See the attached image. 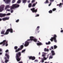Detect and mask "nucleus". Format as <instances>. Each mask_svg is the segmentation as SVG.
Segmentation results:
<instances>
[{"mask_svg": "<svg viewBox=\"0 0 63 63\" xmlns=\"http://www.w3.org/2000/svg\"><path fill=\"white\" fill-rule=\"evenodd\" d=\"M44 3L46 4L49 3V1H48V0H46L45 2H44Z\"/></svg>", "mask_w": 63, "mask_h": 63, "instance_id": "obj_19", "label": "nucleus"}, {"mask_svg": "<svg viewBox=\"0 0 63 63\" xmlns=\"http://www.w3.org/2000/svg\"><path fill=\"white\" fill-rule=\"evenodd\" d=\"M37 16H39V15L37 14L35 16V17H37Z\"/></svg>", "mask_w": 63, "mask_h": 63, "instance_id": "obj_45", "label": "nucleus"}, {"mask_svg": "<svg viewBox=\"0 0 63 63\" xmlns=\"http://www.w3.org/2000/svg\"><path fill=\"white\" fill-rule=\"evenodd\" d=\"M35 5L36 4H35V3H34L32 4V7H35Z\"/></svg>", "mask_w": 63, "mask_h": 63, "instance_id": "obj_32", "label": "nucleus"}, {"mask_svg": "<svg viewBox=\"0 0 63 63\" xmlns=\"http://www.w3.org/2000/svg\"><path fill=\"white\" fill-rule=\"evenodd\" d=\"M51 48L52 49H53V46H51Z\"/></svg>", "mask_w": 63, "mask_h": 63, "instance_id": "obj_48", "label": "nucleus"}, {"mask_svg": "<svg viewBox=\"0 0 63 63\" xmlns=\"http://www.w3.org/2000/svg\"><path fill=\"white\" fill-rule=\"evenodd\" d=\"M23 3H24V4H25L26 2H27V0H23L22 1Z\"/></svg>", "mask_w": 63, "mask_h": 63, "instance_id": "obj_17", "label": "nucleus"}, {"mask_svg": "<svg viewBox=\"0 0 63 63\" xmlns=\"http://www.w3.org/2000/svg\"><path fill=\"white\" fill-rule=\"evenodd\" d=\"M53 11H56V9L55 8H53L52 10Z\"/></svg>", "mask_w": 63, "mask_h": 63, "instance_id": "obj_35", "label": "nucleus"}, {"mask_svg": "<svg viewBox=\"0 0 63 63\" xmlns=\"http://www.w3.org/2000/svg\"><path fill=\"white\" fill-rule=\"evenodd\" d=\"M29 45V42L27 41H26L25 42V44L24 45L25 47H27Z\"/></svg>", "mask_w": 63, "mask_h": 63, "instance_id": "obj_11", "label": "nucleus"}, {"mask_svg": "<svg viewBox=\"0 0 63 63\" xmlns=\"http://www.w3.org/2000/svg\"><path fill=\"white\" fill-rule=\"evenodd\" d=\"M51 53L52 54V56H53V55H54L55 54V52H54V51L53 50H52L51 51Z\"/></svg>", "mask_w": 63, "mask_h": 63, "instance_id": "obj_14", "label": "nucleus"}, {"mask_svg": "<svg viewBox=\"0 0 63 63\" xmlns=\"http://www.w3.org/2000/svg\"><path fill=\"white\" fill-rule=\"evenodd\" d=\"M61 33H62V32H63V30H61Z\"/></svg>", "mask_w": 63, "mask_h": 63, "instance_id": "obj_52", "label": "nucleus"}, {"mask_svg": "<svg viewBox=\"0 0 63 63\" xmlns=\"http://www.w3.org/2000/svg\"><path fill=\"white\" fill-rule=\"evenodd\" d=\"M18 48V47H17V46H16L14 47L15 49H17Z\"/></svg>", "mask_w": 63, "mask_h": 63, "instance_id": "obj_33", "label": "nucleus"}, {"mask_svg": "<svg viewBox=\"0 0 63 63\" xmlns=\"http://www.w3.org/2000/svg\"><path fill=\"white\" fill-rule=\"evenodd\" d=\"M50 41L48 42V43H46V44L47 45H49L50 44Z\"/></svg>", "mask_w": 63, "mask_h": 63, "instance_id": "obj_26", "label": "nucleus"}, {"mask_svg": "<svg viewBox=\"0 0 63 63\" xmlns=\"http://www.w3.org/2000/svg\"><path fill=\"white\" fill-rule=\"evenodd\" d=\"M5 56H7V57H5V59L6 60L5 61V63H7L8 62V60H7V58L8 59H9V58H10V56L7 53L5 54Z\"/></svg>", "mask_w": 63, "mask_h": 63, "instance_id": "obj_5", "label": "nucleus"}, {"mask_svg": "<svg viewBox=\"0 0 63 63\" xmlns=\"http://www.w3.org/2000/svg\"><path fill=\"white\" fill-rule=\"evenodd\" d=\"M17 3L18 4H20V3H21V0H18L17 1Z\"/></svg>", "mask_w": 63, "mask_h": 63, "instance_id": "obj_29", "label": "nucleus"}, {"mask_svg": "<svg viewBox=\"0 0 63 63\" xmlns=\"http://www.w3.org/2000/svg\"><path fill=\"white\" fill-rule=\"evenodd\" d=\"M53 58V57L52 56H50L49 57V59H52Z\"/></svg>", "mask_w": 63, "mask_h": 63, "instance_id": "obj_34", "label": "nucleus"}, {"mask_svg": "<svg viewBox=\"0 0 63 63\" xmlns=\"http://www.w3.org/2000/svg\"><path fill=\"white\" fill-rule=\"evenodd\" d=\"M19 21V19H18L16 21V22H18Z\"/></svg>", "mask_w": 63, "mask_h": 63, "instance_id": "obj_46", "label": "nucleus"}, {"mask_svg": "<svg viewBox=\"0 0 63 63\" xmlns=\"http://www.w3.org/2000/svg\"><path fill=\"white\" fill-rule=\"evenodd\" d=\"M61 30H62V28H61Z\"/></svg>", "mask_w": 63, "mask_h": 63, "instance_id": "obj_64", "label": "nucleus"}, {"mask_svg": "<svg viewBox=\"0 0 63 63\" xmlns=\"http://www.w3.org/2000/svg\"><path fill=\"white\" fill-rule=\"evenodd\" d=\"M54 49H56V48L57 47V46L56 45H55L54 46Z\"/></svg>", "mask_w": 63, "mask_h": 63, "instance_id": "obj_30", "label": "nucleus"}, {"mask_svg": "<svg viewBox=\"0 0 63 63\" xmlns=\"http://www.w3.org/2000/svg\"><path fill=\"white\" fill-rule=\"evenodd\" d=\"M33 40L34 42H37V41H38V40H37V39H36V38H34L33 39Z\"/></svg>", "mask_w": 63, "mask_h": 63, "instance_id": "obj_24", "label": "nucleus"}, {"mask_svg": "<svg viewBox=\"0 0 63 63\" xmlns=\"http://www.w3.org/2000/svg\"><path fill=\"white\" fill-rule=\"evenodd\" d=\"M16 57L17 61H18V62L20 61V60H21V57L19 58L21 56V52H18V53H16Z\"/></svg>", "mask_w": 63, "mask_h": 63, "instance_id": "obj_2", "label": "nucleus"}, {"mask_svg": "<svg viewBox=\"0 0 63 63\" xmlns=\"http://www.w3.org/2000/svg\"><path fill=\"white\" fill-rule=\"evenodd\" d=\"M35 0H32V1L31 3H35Z\"/></svg>", "mask_w": 63, "mask_h": 63, "instance_id": "obj_38", "label": "nucleus"}, {"mask_svg": "<svg viewBox=\"0 0 63 63\" xmlns=\"http://www.w3.org/2000/svg\"><path fill=\"white\" fill-rule=\"evenodd\" d=\"M63 2V3H60V4H58L57 5V6H59V7H61V5H63V1H62Z\"/></svg>", "mask_w": 63, "mask_h": 63, "instance_id": "obj_15", "label": "nucleus"}, {"mask_svg": "<svg viewBox=\"0 0 63 63\" xmlns=\"http://www.w3.org/2000/svg\"><path fill=\"white\" fill-rule=\"evenodd\" d=\"M29 59H32V56H30L29 57Z\"/></svg>", "mask_w": 63, "mask_h": 63, "instance_id": "obj_36", "label": "nucleus"}, {"mask_svg": "<svg viewBox=\"0 0 63 63\" xmlns=\"http://www.w3.org/2000/svg\"><path fill=\"white\" fill-rule=\"evenodd\" d=\"M35 8H32L31 9V11H32V13H37V9H36L35 10Z\"/></svg>", "mask_w": 63, "mask_h": 63, "instance_id": "obj_8", "label": "nucleus"}, {"mask_svg": "<svg viewBox=\"0 0 63 63\" xmlns=\"http://www.w3.org/2000/svg\"><path fill=\"white\" fill-rule=\"evenodd\" d=\"M50 1H51V2H53L54 1V0H49Z\"/></svg>", "mask_w": 63, "mask_h": 63, "instance_id": "obj_49", "label": "nucleus"}, {"mask_svg": "<svg viewBox=\"0 0 63 63\" xmlns=\"http://www.w3.org/2000/svg\"><path fill=\"white\" fill-rule=\"evenodd\" d=\"M37 46H41V45H42V43L41 42L37 43Z\"/></svg>", "mask_w": 63, "mask_h": 63, "instance_id": "obj_18", "label": "nucleus"}, {"mask_svg": "<svg viewBox=\"0 0 63 63\" xmlns=\"http://www.w3.org/2000/svg\"><path fill=\"white\" fill-rule=\"evenodd\" d=\"M10 13H8L7 14H5L0 13V17H5L6 16H10Z\"/></svg>", "mask_w": 63, "mask_h": 63, "instance_id": "obj_6", "label": "nucleus"}, {"mask_svg": "<svg viewBox=\"0 0 63 63\" xmlns=\"http://www.w3.org/2000/svg\"><path fill=\"white\" fill-rule=\"evenodd\" d=\"M29 8H31L32 7V4L31 3H30L28 5Z\"/></svg>", "mask_w": 63, "mask_h": 63, "instance_id": "obj_25", "label": "nucleus"}, {"mask_svg": "<svg viewBox=\"0 0 63 63\" xmlns=\"http://www.w3.org/2000/svg\"><path fill=\"white\" fill-rule=\"evenodd\" d=\"M16 2V0H13L12 1V3H14Z\"/></svg>", "mask_w": 63, "mask_h": 63, "instance_id": "obj_44", "label": "nucleus"}, {"mask_svg": "<svg viewBox=\"0 0 63 63\" xmlns=\"http://www.w3.org/2000/svg\"><path fill=\"white\" fill-rule=\"evenodd\" d=\"M30 2V0H28L27 1L28 3H29V2Z\"/></svg>", "mask_w": 63, "mask_h": 63, "instance_id": "obj_54", "label": "nucleus"}, {"mask_svg": "<svg viewBox=\"0 0 63 63\" xmlns=\"http://www.w3.org/2000/svg\"><path fill=\"white\" fill-rule=\"evenodd\" d=\"M49 13L50 14H51L52 13V11L51 10H50L49 11Z\"/></svg>", "mask_w": 63, "mask_h": 63, "instance_id": "obj_31", "label": "nucleus"}, {"mask_svg": "<svg viewBox=\"0 0 63 63\" xmlns=\"http://www.w3.org/2000/svg\"><path fill=\"white\" fill-rule=\"evenodd\" d=\"M7 11H8L9 12H10V10L7 9Z\"/></svg>", "mask_w": 63, "mask_h": 63, "instance_id": "obj_50", "label": "nucleus"}, {"mask_svg": "<svg viewBox=\"0 0 63 63\" xmlns=\"http://www.w3.org/2000/svg\"><path fill=\"white\" fill-rule=\"evenodd\" d=\"M50 3L48 5V6H50V5H51V2H52V1H50Z\"/></svg>", "mask_w": 63, "mask_h": 63, "instance_id": "obj_37", "label": "nucleus"}, {"mask_svg": "<svg viewBox=\"0 0 63 63\" xmlns=\"http://www.w3.org/2000/svg\"><path fill=\"white\" fill-rule=\"evenodd\" d=\"M18 63H23V62H22V61Z\"/></svg>", "mask_w": 63, "mask_h": 63, "instance_id": "obj_51", "label": "nucleus"}, {"mask_svg": "<svg viewBox=\"0 0 63 63\" xmlns=\"http://www.w3.org/2000/svg\"><path fill=\"white\" fill-rule=\"evenodd\" d=\"M11 7L10 8V11L11 13H13V12L14 11L13 10V9H14L15 8L12 6H11Z\"/></svg>", "mask_w": 63, "mask_h": 63, "instance_id": "obj_13", "label": "nucleus"}, {"mask_svg": "<svg viewBox=\"0 0 63 63\" xmlns=\"http://www.w3.org/2000/svg\"><path fill=\"white\" fill-rule=\"evenodd\" d=\"M25 49H24L21 52L22 53L24 52H25Z\"/></svg>", "mask_w": 63, "mask_h": 63, "instance_id": "obj_41", "label": "nucleus"}, {"mask_svg": "<svg viewBox=\"0 0 63 63\" xmlns=\"http://www.w3.org/2000/svg\"><path fill=\"white\" fill-rule=\"evenodd\" d=\"M49 49L50 50H51V49H52L51 48H49Z\"/></svg>", "mask_w": 63, "mask_h": 63, "instance_id": "obj_58", "label": "nucleus"}, {"mask_svg": "<svg viewBox=\"0 0 63 63\" xmlns=\"http://www.w3.org/2000/svg\"><path fill=\"white\" fill-rule=\"evenodd\" d=\"M2 20H3L4 21H5V20H6V18H5L4 17V18H2Z\"/></svg>", "mask_w": 63, "mask_h": 63, "instance_id": "obj_39", "label": "nucleus"}, {"mask_svg": "<svg viewBox=\"0 0 63 63\" xmlns=\"http://www.w3.org/2000/svg\"><path fill=\"white\" fill-rule=\"evenodd\" d=\"M2 46H5V45L6 44V46H8V41H6V40H4L3 41L0 43V45H2Z\"/></svg>", "mask_w": 63, "mask_h": 63, "instance_id": "obj_4", "label": "nucleus"}, {"mask_svg": "<svg viewBox=\"0 0 63 63\" xmlns=\"http://www.w3.org/2000/svg\"><path fill=\"white\" fill-rule=\"evenodd\" d=\"M5 31L4 30H2L1 32V34H4V35H8L9 33V32L10 33H13V30L12 28L8 29H7L5 33H4Z\"/></svg>", "mask_w": 63, "mask_h": 63, "instance_id": "obj_1", "label": "nucleus"}, {"mask_svg": "<svg viewBox=\"0 0 63 63\" xmlns=\"http://www.w3.org/2000/svg\"><path fill=\"white\" fill-rule=\"evenodd\" d=\"M10 8V6L9 5H6L5 8V10H7V9H9Z\"/></svg>", "mask_w": 63, "mask_h": 63, "instance_id": "obj_12", "label": "nucleus"}, {"mask_svg": "<svg viewBox=\"0 0 63 63\" xmlns=\"http://www.w3.org/2000/svg\"><path fill=\"white\" fill-rule=\"evenodd\" d=\"M12 6L14 9H15V8H18L19 7V5L16 4H13L12 5Z\"/></svg>", "mask_w": 63, "mask_h": 63, "instance_id": "obj_7", "label": "nucleus"}, {"mask_svg": "<svg viewBox=\"0 0 63 63\" xmlns=\"http://www.w3.org/2000/svg\"><path fill=\"white\" fill-rule=\"evenodd\" d=\"M40 28V26H38L37 27V28L38 29V28Z\"/></svg>", "mask_w": 63, "mask_h": 63, "instance_id": "obj_53", "label": "nucleus"}, {"mask_svg": "<svg viewBox=\"0 0 63 63\" xmlns=\"http://www.w3.org/2000/svg\"><path fill=\"white\" fill-rule=\"evenodd\" d=\"M5 6L4 5H1L0 7V12H1L3 10H4V8Z\"/></svg>", "mask_w": 63, "mask_h": 63, "instance_id": "obj_9", "label": "nucleus"}, {"mask_svg": "<svg viewBox=\"0 0 63 63\" xmlns=\"http://www.w3.org/2000/svg\"><path fill=\"white\" fill-rule=\"evenodd\" d=\"M39 29H38V28H37V29H36V30H39Z\"/></svg>", "mask_w": 63, "mask_h": 63, "instance_id": "obj_57", "label": "nucleus"}, {"mask_svg": "<svg viewBox=\"0 0 63 63\" xmlns=\"http://www.w3.org/2000/svg\"><path fill=\"white\" fill-rule=\"evenodd\" d=\"M40 54H41V53H40V52H39V55H40Z\"/></svg>", "mask_w": 63, "mask_h": 63, "instance_id": "obj_59", "label": "nucleus"}, {"mask_svg": "<svg viewBox=\"0 0 63 63\" xmlns=\"http://www.w3.org/2000/svg\"><path fill=\"white\" fill-rule=\"evenodd\" d=\"M34 37L33 36H31L30 37V39H28L27 40V41H30V42H29V43H31V42L32 41H33V40H34V39H33V38H34Z\"/></svg>", "mask_w": 63, "mask_h": 63, "instance_id": "obj_10", "label": "nucleus"}, {"mask_svg": "<svg viewBox=\"0 0 63 63\" xmlns=\"http://www.w3.org/2000/svg\"><path fill=\"white\" fill-rule=\"evenodd\" d=\"M23 45H21L20 46V49L21 50L22 49H23Z\"/></svg>", "mask_w": 63, "mask_h": 63, "instance_id": "obj_23", "label": "nucleus"}, {"mask_svg": "<svg viewBox=\"0 0 63 63\" xmlns=\"http://www.w3.org/2000/svg\"><path fill=\"white\" fill-rule=\"evenodd\" d=\"M1 54H2V53L0 52V55H1Z\"/></svg>", "mask_w": 63, "mask_h": 63, "instance_id": "obj_56", "label": "nucleus"}, {"mask_svg": "<svg viewBox=\"0 0 63 63\" xmlns=\"http://www.w3.org/2000/svg\"><path fill=\"white\" fill-rule=\"evenodd\" d=\"M37 4V2H36L35 4H36H36Z\"/></svg>", "mask_w": 63, "mask_h": 63, "instance_id": "obj_61", "label": "nucleus"}, {"mask_svg": "<svg viewBox=\"0 0 63 63\" xmlns=\"http://www.w3.org/2000/svg\"><path fill=\"white\" fill-rule=\"evenodd\" d=\"M9 18L8 17V18H7L6 17L5 18V20H9Z\"/></svg>", "mask_w": 63, "mask_h": 63, "instance_id": "obj_43", "label": "nucleus"}, {"mask_svg": "<svg viewBox=\"0 0 63 63\" xmlns=\"http://www.w3.org/2000/svg\"><path fill=\"white\" fill-rule=\"evenodd\" d=\"M48 55H47V58L45 57H43V59H44V60H46L47 59V58H48Z\"/></svg>", "mask_w": 63, "mask_h": 63, "instance_id": "obj_20", "label": "nucleus"}, {"mask_svg": "<svg viewBox=\"0 0 63 63\" xmlns=\"http://www.w3.org/2000/svg\"><path fill=\"white\" fill-rule=\"evenodd\" d=\"M20 50H21L20 49V48H19L18 49H16V50H15V52H17L19 51Z\"/></svg>", "mask_w": 63, "mask_h": 63, "instance_id": "obj_16", "label": "nucleus"}, {"mask_svg": "<svg viewBox=\"0 0 63 63\" xmlns=\"http://www.w3.org/2000/svg\"><path fill=\"white\" fill-rule=\"evenodd\" d=\"M45 63H47V62H45Z\"/></svg>", "mask_w": 63, "mask_h": 63, "instance_id": "obj_63", "label": "nucleus"}, {"mask_svg": "<svg viewBox=\"0 0 63 63\" xmlns=\"http://www.w3.org/2000/svg\"><path fill=\"white\" fill-rule=\"evenodd\" d=\"M2 21V19L0 18V21Z\"/></svg>", "mask_w": 63, "mask_h": 63, "instance_id": "obj_60", "label": "nucleus"}, {"mask_svg": "<svg viewBox=\"0 0 63 63\" xmlns=\"http://www.w3.org/2000/svg\"><path fill=\"white\" fill-rule=\"evenodd\" d=\"M10 0H7L5 3H10Z\"/></svg>", "mask_w": 63, "mask_h": 63, "instance_id": "obj_21", "label": "nucleus"}, {"mask_svg": "<svg viewBox=\"0 0 63 63\" xmlns=\"http://www.w3.org/2000/svg\"><path fill=\"white\" fill-rule=\"evenodd\" d=\"M5 52H6V53H7V52H9V50H6L5 51Z\"/></svg>", "mask_w": 63, "mask_h": 63, "instance_id": "obj_42", "label": "nucleus"}, {"mask_svg": "<svg viewBox=\"0 0 63 63\" xmlns=\"http://www.w3.org/2000/svg\"><path fill=\"white\" fill-rule=\"evenodd\" d=\"M4 1V2H5V1H6V0H3Z\"/></svg>", "mask_w": 63, "mask_h": 63, "instance_id": "obj_62", "label": "nucleus"}, {"mask_svg": "<svg viewBox=\"0 0 63 63\" xmlns=\"http://www.w3.org/2000/svg\"><path fill=\"white\" fill-rule=\"evenodd\" d=\"M43 53L44 54H43L42 55V56L43 57H45V56H46V53L44 52H43Z\"/></svg>", "mask_w": 63, "mask_h": 63, "instance_id": "obj_28", "label": "nucleus"}, {"mask_svg": "<svg viewBox=\"0 0 63 63\" xmlns=\"http://www.w3.org/2000/svg\"><path fill=\"white\" fill-rule=\"evenodd\" d=\"M44 50L45 51H49V49L46 48H45Z\"/></svg>", "mask_w": 63, "mask_h": 63, "instance_id": "obj_22", "label": "nucleus"}, {"mask_svg": "<svg viewBox=\"0 0 63 63\" xmlns=\"http://www.w3.org/2000/svg\"><path fill=\"white\" fill-rule=\"evenodd\" d=\"M56 37H57L56 35V34H54L53 35V37H51V38L50 39V40L51 42H53V40H54V42L55 43H56L57 42Z\"/></svg>", "mask_w": 63, "mask_h": 63, "instance_id": "obj_3", "label": "nucleus"}, {"mask_svg": "<svg viewBox=\"0 0 63 63\" xmlns=\"http://www.w3.org/2000/svg\"><path fill=\"white\" fill-rule=\"evenodd\" d=\"M35 62H38V60H35L34 61Z\"/></svg>", "mask_w": 63, "mask_h": 63, "instance_id": "obj_47", "label": "nucleus"}, {"mask_svg": "<svg viewBox=\"0 0 63 63\" xmlns=\"http://www.w3.org/2000/svg\"><path fill=\"white\" fill-rule=\"evenodd\" d=\"M1 51H2V49H0V52Z\"/></svg>", "mask_w": 63, "mask_h": 63, "instance_id": "obj_55", "label": "nucleus"}, {"mask_svg": "<svg viewBox=\"0 0 63 63\" xmlns=\"http://www.w3.org/2000/svg\"><path fill=\"white\" fill-rule=\"evenodd\" d=\"M41 62L42 63H44V59H42V61Z\"/></svg>", "mask_w": 63, "mask_h": 63, "instance_id": "obj_40", "label": "nucleus"}, {"mask_svg": "<svg viewBox=\"0 0 63 63\" xmlns=\"http://www.w3.org/2000/svg\"><path fill=\"white\" fill-rule=\"evenodd\" d=\"M36 59V58H35V57L34 56H33L32 57V60H34L35 59Z\"/></svg>", "mask_w": 63, "mask_h": 63, "instance_id": "obj_27", "label": "nucleus"}]
</instances>
